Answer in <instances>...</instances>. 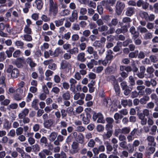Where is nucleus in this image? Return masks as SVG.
<instances>
[{
	"label": "nucleus",
	"mask_w": 158,
	"mask_h": 158,
	"mask_svg": "<svg viewBox=\"0 0 158 158\" xmlns=\"http://www.w3.org/2000/svg\"><path fill=\"white\" fill-rule=\"evenodd\" d=\"M145 69L143 66H141L140 68V73L137 74L138 76L140 78H143L144 77V73Z\"/></svg>",
	"instance_id": "nucleus-14"
},
{
	"label": "nucleus",
	"mask_w": 158,
	"mask_h": 158,
	"mask_svg": "<svg viewBox=\"0 0 158 158\" xmlns=\"http://www.w3.org/2000/svg\"><path fill=\"white\" fill-rule=\"evenodd\" d=\"M154 8V12L156 13H158V3L154 4L153 6Z\"/></svg>",
	"instance_id": "nucleus-64"
},
{
	"label": "nucleus",
	"mask_w": 158,
	"mask_h": 158,
	"mask_svg": "<svg viewBox=\"0 0 158 158\" xmlns=\"http://www.w3.org/2000/svg\"><path fill=\"white\" fill-rule=\"evenodd\" d=\"M72 29L75 31H79L80 29L79 25L77 23H73L72 27Z\"/></svg>",
	"instance_id": "nucleus-45"
},
{
	"label": "nucleus",
	"mask_w": 158,
	"mask_h": 158,
	"mask_svg": "<svg viewBox=\"0 0 158 158\" xmlns=\"http://www.w3.org/2000/svg\"><path fill=\"white\" fill-rule=\"evenodd\" d=\"M71 153L73 154L77 153L79 150L78 143L76 142H73L72 145Z\"/></svg>",
	"instance_id": "nucleus-10"
},
{
	"label": "nucleus",
	"mask_w": 158,
	"mask_h": 158,
	"mask_svg": "<svg viewBox=\"0 0 158 158\" xmlns=\"http://www.w3.org/2000/svg\"><path fill=\"white\" fill-rule=\"evenodd\" d=\"M25 85V83L23 81H20L19 83L18 84V88L16 89V91H21L22 92H23V90L22 89H21V88H23Z\"/></svg>",
	"instance_id": "nucleus-34"
},
{
	"label": "nucleus",
	"mask_w": 158,
	"mask_h": 158,
	"mask_svg": "<svg viewBox=\"0 0 158 158\" xmlns=\"http://www.w3.org/2000/svg\"><path fill=\"white\" fill-rule=\"evenodd\" d=\"M84 137L83 135L81 134L80 133L78 135L77 139L79 143L82 144L84 142Z\"/></svg>",
	"instance_id": "nucleus-28"
},
{
	"label": "nucleus",
	"mask_w": 158,
	"mask_h": 158,
	"mask_svg": "<svg viewBox=\"0 0 158 158\" xmlns=\"http://www.w3.org/2000/svg\"><path fill=\"white\" fill-rule=\"evenodd\" d=\"M112 134V131H109L107 132L106 133H105L103 135L104 139H106L110 138Z\"/></svg>",
	"instance_id": "nucleus-25"
},
{
	"label": "nucleus",
	"mask_w": 158,
	"mask_h": 158,
	"mask_svg": "<svg viewBox=\"0 0 158 158\" xmlns=\"http://www.w3.org/2000/svg\"><path fill=\"white\" fill-rule=\"evenodd\" d=\"M122 129L119 128L116 129L115 130L114 134L115 136L117 137L120 133L122 134Z\"/></svg>",
	"instance_id": "nucleus-56"
},
{
	"label": "nucleus",
	"mask_w": 158,
	"mask_h": 158,
	"mask_svg": "<svg viewBox=\"0 0 158 158\" xmlns=\"http://www.w3.org/2000/svg\"><path fill=\"white\" fill-rule=\"evenodd\" d=\"M23 31L25 33L27 34H31L32 33L31 29L27 25L25 26Z\"/></svg>",
	"instance_id": "nucleus-27"
},
{
	"label": "nucleus",
	"mask_w": 158,
	"mask_h": 158,
	"mask_svg": "<svg viewBox=\"0 0 158 158\" xmlns=\"http://www.w3.org/2000/svg\"><path fill=\"white\" fill-rule=\"evenodd\" d=\"M121 102L122 104L124 106H125L127 105L130 106L132 104L131 101L130 100H127L123 99L122 100Z\"/></svg>",
	"instance_id": "nucleus-32"
},
{
	"label": "nucleus",
	"mask_w": 158,
	"mask_h": 158,
	"mask_svg": "<svg viewBox=\"0 0 158 158\" xmlns=\"http://www.w3.org/2000/svg\"><path fill=\"white\" fill-rule=\"evenodd\" d=\"M61 15L63 16L66 15L69 13V11L68 9H65L62 11L60 12Z\"/></svg>",
	"instance_id": "nucleus-62"
},
{
	"label": "nucleus",
	"mask_w": 158,
	"mask_h": 158,
	"mask_svg": "<svg viewBox=\"0 0 158 158\" xmlns=\"http://www.w3.org/2000/svg\"><path fill=\"white\" fill-rule=\"evenodd\" d=\"M138 53V51H135L134 52H131L129 53V56L131 58L135 57L137 56Z\"/></svg>",
	"instance_id": "nucleus-50"
},
{
	"label": "nucleus",
	"mask_w": 158,
	"mask_h": 158,
	"mask_svg": "<svg viewBox=\"0 0 158 158\" xmlns=\"http://www.w3.org/2000/svg\"><path fill=\"white\" fill-rule=\"evenodd\" d=\"M18 104L16 103H13L10 104L8 106L7 109L9 110H10V109H16L18 107Z\"/></svg>",
	"instance_id": "nucleus-47"
},
{
	"label": "nucleus",
	"mask_w": 158,
	"mask_h": 158,
	"mask_svg": "<svg viewBox=\"0 0 158 158\" xmlns=\"http://www.w3.org/2000/svg\"><path fill=\"white\" fill-rule=\"evenodd\" d=\"M93 118L94 121L98 119L97 122L98 123H104L105 122L103 115L101 113H94L93 115Z\"/></svg>",
	"instance_id": "nucleus-6"
},
{
	"label": "nucleus",
	"mask_w": 158,
	"mask_h": 158,
	"mask_svg": "<svg viewBox=\"0 0 158 158\" xmlns=\"http://www.w3.org/2000/svg\"><path fill=\"white\" fill-rule=\"evenodd\" d=\"M137 30L141 33H145L148 31V30L144 27L139 26L137 27Z\"/></svg>",
	"instance_id": "nucleus-30"
},
{
	"label": "nucleus",
	"mask_w": 158,
	"mask_h": 158,
	"mask_svg": "<svg viewBox=\"0 0 158 158\" xmlns=\"http://www.w3.org/2000/svg\"><path fill=\"white\" fill-rule=\"evenodd\" d=\"M140 16L142 18L148 20V14L146 12L140 11L139 13Z\"/></svg>",
	"instance_id": "nucleus-21"
},
{
	"label": "nucleus",
	"mask_w": 158,
	"mask_h": 158,
	"mask_svg": "<svg viewBox=\"0 0 158 158\" xmlns=\"http://www.w3.org/2000/svg\"><path fill=\"white\" fill-rule=\"evenodd\" d=\"M111 101L109 99H104L103 100V104L105 106L109 107Z\"/></svg>",
	"instance_id": "nucleus-35"
},
{
	"label": "nucleus",
	"mask_w": 158,
	"mask_h": 158,
	"mask_svg": "<svg viewBox=\"0 0 158 158\" xmlns=\"http://www.w3.org/2000/svg\"><path fill=\"white\" fill-rule=\"evenodd\" d=\"M48 140L47 138L44 137H42L40 139V143L43 144H44L45 145H47V143Z\"/></svg>",
	"instance_id": "nucleus-55"
},
{
	"label": "nucleus",
	"mask_w": 158,
	"mask_h": 158,
	"mask_svg": "<svg viewBox=\"0 0 158 158\" xmlns=\"http://www.w3.org/2000/svg\"><path fill=\"white\" fill-rule=\"evenodd\" d=\"M131 130V128L130 127H124L122 129V134H128Z\"/></svg>",
	"instance_id": "nucleus-40"
},
{
	"label": "nucleus",
	"mask_w": 158,
	"mask_h": 158,
	"mask_svg": "<svg viewBox=\"0 0 158 158\" xmlns=\"http://www.w3.org/2000/svg\"><path fill=\"white\" fill-rule=\"evenodd\" d=\"M108 54L107 55L106 58L109 61L110 60L113 58V56L112 55V52L111 50H108Z\"/></svg>",
	"instance_id": "nucleus-38"
},
{
	"label": "nucleus",
	"mask_w": 158,
	"mask_h": 158,
	"mask_svg": "<svg viewBox=\"0 0 158 158\" xmlns=\"http://www.w3.org/2000/svg\"><path fill=\"white\" fill-rule=\"evenodd\" d=\"M54 61L52 59H50L45 60L43 62V64L45 65H50Z\"/></svg>",
	"instance_id": "nucleus-60"
},
{
	"label": "nucleus",
	"mask_w": 158,
	"mask_h": 158,
	"mask_svg": "<svg viewBox=\"0 0 158 158\" xmlns=\"http://www.w3.org/2000/svg\"><path fill=\"white\" fill-rule=\"evenodd\" d=\"M69 52L71 54H77L78 52V49L77 48L74 47L69 50Z\"/></svg>",
	"instance_id": "nucleus-43"
},
{
	"label": "nucleus",
	"mask_w": 158,
	"mask_h": 158,
	"mask_svg": "<svg viewBox=\"0 0 158 158\" xmlns=\"http://www.w3.org/2000/svg\"><path fill=\"white\" fill-rule=\"evenodd\" d=\"M53 123V120L52 119H50L44 121V125L46 128H49Z\"/></svg>",
	"instance_id": "nucleus-11"
},
{
	"label": "nucleus",
	"mask_w": 158,
	"mask_h": 158,
	"mask_svg": "<svg viewBox=\"0 0 158 158\" xmlns=\"http://www.w3.org/2000/svg\"><path fill=\"white\" fill-rule=\"evenodd\" d=\"M5 77L2 76L0 78V84L2 85V87H5L6 84L5 82Z\"/></svg>",
	"instance_id": "nucleus-51"
},
{
	"label": "nucleus",
	"mask_w": 158,
	"mask_h": 158,
	"mask_svg": "<svg viewBox=\"0 0 158 158\" xmlns=\"http://www.w3.org/2000/svg\"><path fill=\"white\" fill-rule=\"evenodd\" d=\"M57 135V133L53 132H52L49 135V139L51 142L54 141Z\"/></svg>",
	"instance_id": "nucleus-16"
},
{
	"label": "nucleus",
	"mask_w": 158,
	"mask_h": 158,
	"mask_svg": "<svg viewBox=\"0 0 158 158\" xmlns=\"http://www.w3.org/2000/svg\"><path fill=\"white\" fill-rule=\"evenodd\" d=\"M148 140L152 143L151 145L153 146L156 145V143L154 142V139L153 137L151 136H148L147 138Z\"/></svg>",
	"instance_id": "nucleus-42"
},
{
	"label": "nucleus",
	"mask_w": 158,
	"mask_h": 158,
	"mask_svg": "<svg viewBox=\"0 0 158 158\" xmlns=\"http://www.w3.org/2000/svg\"><path fill=\"white\" fill-rule=\"evenodd\" d=\"M35 3L36 4V7L39 10H40L42 7L43 3L41 0H36Z\"/></svg>",
	"instance_id": "nucleus-22"
},
{
	"label": "nucleus",
	"mask_w": 158,
	"mask_h": 158,
	"mask_svg": "<svg viewBox=\"0 0 158 158\" xmlns=\"http://www.w3.org/2000/svg\"><path fill=\"white\" fill-rule=\"evenodd\" d=\"M106 121L108 123V124L106 125L107 126H109L111 128H112L113 126L110 124H111L114 121V119L113 118L108 117L106 118Z\"/></svg>",
	"instance_id": "nucleus-36"
},
{
	"label": "nucleus",
	"mask_w": 158,
	"mask_h": 158,
	"mask_svg": "<svg viewBox=\"0 0 158 158\" xmlns=\"http://www.w3.org/2000/svg\"><path fill=\"white\" fill-rule=\"evenodd\" d=\"M53 73V72L49 69H47L45 73V75L46 77V79L47 81H49L51 79V78L49 77L51 76Z\"/></svg>",
	"instance_id": "nucleus-18"
},
{
	"label": "nucleus",
	"mask_w": 158,
	"mask_h": 158,
	"mask_svg": "<svg viewBox=\"0 0 158 158\" xmlns=\"http://www.w3.org/2000/svg\"><path fill=\"white\" fill-rule=\"evenodd\" d=\"M149 98L148 96H145L140 100V103L142 104H145L146 102L149 100Z\"/></svg>",
	"instance_id": "nucleus-29"
},
{
	"label": "nucleus",
	"mask_w": 158,
	"mask_h": 158,
	"mask_svg": "<svg viewBox=\"0 0 158 158\" xmlns=\"http://www.w3.org/2000/svg\"><path fill=\"white\" fill-rule=\"evenodd\" d=\"M39 102V100L37 99H34L33 101L31 103V106L35 110H37L39 109L38 106V103Z\"/></svg>",
	"instance_id": "nucleus-20"
},
{
	"label": "nucleus",
	"mask_w": 158,
	"mask_h": 158,
	"mask_svg": "<svg viewBox=\"0 0 158 158\" xmlns=\"http://www.w3.org/2000/svg\"><path fill=\"white\" fill-rule=\"evenodd\" d=\"M88 77L91 79H94L95 78L96 74L92 72L89 73L88 74Z\"/></svg>",
	"instance_id": "nucleus-61"
},
{
	"label": "nucleus",
	"mask_w": 158,
	"mask_h": 158,
	"mask_svg": "<svg viewBox=\"0 0 158 158\" xmlns=\"http://www.w3.org/2000/svg\"><path fill=\"white\" fill-rule=\"evenodd\" d=\"M23 97L19 94H16L14 96V98L16 101H20L22 100Z\"/></svg>",
	"instance_id": "nucleus-48"
},
{
	"label": "nucleus",
	"mask_w": 158,
	"mask_h": 158,
	"mask_svg": "<svg viewBox=\"0 0 158 158\" xmlns=\"http://www.w3.org/2000/svg\"><path fill=\"white\" fill-rule=\"evenodd\" d=\"M41 18L42 20L45 22L49 21L50 20V19L47 16L44 15L42 16Z\"/></svg>",
	"instance_id": "nucleus-63"
},
{
	"label": "nucleus",
	"mask_w": 158,
	"mask_h": 158,
	"mask_svg": "<svg viewBox=\"0 0 158 158\" xmlns=\"http://www.w3.org/2000/svg\"><path fill=\"white\" fill-rule=\"evenodd\" d=\"M23 120H19V122L21 123L22 122L24 124L28 123L30 122V119L28 117H24L23 118Z\"/></svg>",
	"instance_id": "nucleus-44"
},
{
	"label": "nucleus",
	"mask_w": 158,
	"mask_h": 158,
	"mask_svg": "<svg viewBox=\"0 0 158 158\" xmlns=\"http://www.w3.org/2000/svg\"><path fill=\"white\" fill-rule=\"evenodd\" d=\"M54 52L55 56H57L60 54L62 52V50L60 48H57L54 50Z\"/></svg>",
	"instance_id": "nucleus-41"
},
{
	"label": "nucleus",
	"mask_w": 158,
	"mask_h": 158,
	"mask_svg": "<svg viewBox=\"0 0 158 158\" xmlns=\"http://www.w3.org/2000/svg\"><path fill=\"white\" fill-rule=\"evenodd\" d=\"M93 46L96 47H102V44L100 41H96L93 43Z\"/></svg>",
	"instance_id": "nucleus-57"
},
{
	"label": "nucleus",
	"mask_w": 158,
	"mask_h": 158,
	"mask_svg": "<svg viewBox=\"0 0 158 158\" xmlns=\"http://www.w3.org/2000/svg\"><path fill=\"white\" fill-rule=\"evenodd\" d=\"M118 23V20L117 19H114L111 20L110 23L108 24V25L110 27L113 26H115Z\"/></svg>",
	"instance_id": "nucleus-31"
},
{
	"label": "nucleus",
	"mask_w": 158,
	"mask_h": 158,
	"mask_svg": "<svg viewBox=\"0 0 158 158\" xmlns=\"http://www.w3.org/2000/svg\"><path fill=\"white\" fill-rule=\"evenodd\" d=\"M139 118L141 120V123L142 125H145L147 123V119L144 117L142 113H140L138 115Z\"/></svg>",
	"instance_id": "nucleus-13"
},
{
	"label": "nucleus",
	"mask_w": 158,
	"mask_h": 158,
	"mask_svg": "<svg viewBox=\"0 0 158 158\" xmlns=\"http://www.w3.org/2000/svg\"><path fill=\"white\" fill-rule=\"evenodd\" d=\"M86 4L89 6L93 8H95L96 6V4L95 2L89 0L87 1Z\"/></svg>",
	"instance_id": "nucleus-39"
},
{
	"label": "nucleus",
	"mask_w": 158,
	"mask_h": 158,
	"mask_svg": "<svg viewBox=\"0 0 158 158\" xmlns=\"http://www.w3.org/2000/svg\"><path fill=\"white\" fill-rule=\"evenodd\" d=\"M15 45L21 49H23L24 48V43L21 41H16L15 42Z\"/></svg>",
	"instance_id": "nucleus-33"
},
{
	"label": "nucleus",
	"mask_w": 158,
	"mask_h": 158,
	"mask_svg": "<svg viewBox=\"0 0 158 158\" xmlns=\"http://www.w3.org/2000/svg\"><path fill=\"white\" fill-rule=\"evenodd\" d=\"M54 157L55 158H66V154L62 152L60 153H56L54 155Z\"/></svg>",
	"instance_id": "nucleus-19"
},
{
	"label": "nucleus",
	"mask_w": 158,
	"mask_h": 158,
	"mask_svg": "<svg viewBox=\"0 0 158 158\" xmlns=\"http://www.w3.org/2000/svg\"><path fill=\"white\" fill-rule=\"evenodd\" d=\"M40 128L39 124H35L33 126V129L34 131L36 132L39 130Z\"/></svg>",
	"instance_id": "nucleus-58"
},
{
	"label": "nucleus",
	"mask_w": 158,
	"mask_h": 158,
	"mask_svg": "<svg viewBox=\"0 0 158 158\" xmlns=\"http://www.w3.org/2000/svg\"><path fill=\"white\" fill-rule=\"evenodd\" d=\"M77 59L81 62H83L86 60L85 57V54L84 52H81L78 54Z\"/></svg>",
	"instance_id": "nucleus-15"
},
{
	"label": "nucleus",
	"mask_w": 158,
	"mask_h": 158,
	"mask_svg": "<svg viewBox=\"0 0 158 158\" xmlns=\"http://www.w3.org/2000/svg\"><path fill=\"white\" fill-rule=\"evenodd\" d=\"M110 78L112 83L113 84L115 92H118L119 90V86L117 84V82L116 80L115 77L113 76H110Z\"/></svg>",
	"instance_id": "nucleus-8"
},
{
	"label": "nucleus",
	"mask_w": 158,
	"mask_h": 158,
	"mask_svg": "<svg viewBox=\"0 0 158 158\" xmlns=\"http://www.w3.org/2000/svg\"><path fill=\"white\" fill-rule=\"evenodd\" d=\"M30 34H26L23 35V40L26 41L30 42L32 40V38L31 36L29 35Z\"/></svg>",
	"instance_id": "nucleus-23"
},
{
	"label": "nucleus",
	"mask_w": 158,
	"mask_h": 158,
	"mask_svg": "<svg viewBox=\"0 0 158 158\" xmlns=\"http://www.w3.org/2000/svg\"><path fill=\"white\" fill-rule=\"evenodd\" d=\"M48 68L52 70H54L56 68V65L55 63L53 62L48 66Z\"/></svg>",
	"instance_id": "nucleus-53"
},
{
	"label": "nucleus",
	"mask_w": 158,
	"mask_h": 158,
	"mask_svg": "<svg viewBox=\"0 0 158 158\" xmlns=\"http://www.w3.org/2000/svg\"><path fill=\"white\" fill-rule=\"evenodd\" d=\"M106 149L107 150V153L110 154L111 151L113 150L112 146L109 143H107L106 145Z\"/></svg>",
	"instance_id": "nucleus-49"
},
{
	"label": "nucleus",
	"mask_w": 158,
	"mask_h": 158,
	"mask_svg": "<svg viewBox=\"0 0 158 158\" xmlns=\"http://www.w3.org/2000/svg\"><path fill=\"white\" fill-rule=\"evenodd\" d=\"M134 12V8L132 7H128L127 9L126 12V15L128 16H131Z\"/></svg>",
	"instance_id": "nucleus-17"
},
{
	"label": "nucleus",
	"mask_w": 158,
	"mask_h": 158,
	"mask_svg": "<svg viewBox=\"0 0 158 158\" xmlns=\"http://www.w3.org/2000/svg\"><path fill=\"white\" fill-rule=\"evenodd\" d=\"M152 36V34L150 32H148L145 33L143 36V38L145 40L151 39Z\"/></svg>",
	"instance_id": "nucleus-46"
},
{
	"label": "nucleus",
	"mask_w": 158,
	"mask_h": 158,
	"mask_svg": "<svg viewBox=\"0 0 158 158\" xmlns=\"http://www.w3.org/2000/svg\"><path fill=\"white\" fill-rule=\"evenodd\" d=\"M23 133V129L22 127H19L16 130V134L18 136L22 135Z\"/></svg>",
	"instance_id": "nucleus-37"
},
{
	"label": "nucleus",
	"mask_w": 158,
	"mask_h": 158,
	"mask_svg": "<svg viewBox=\"0 0 158 158\" xmlns=\"http://www.w3.org/2000/svg\"><path fill=\"white\" fill-rule=\"evenodd\" d=\"M125 7L124 3L120 1H118L116 4V12L118 15L121 14L122 11Z\"/></svg>",
	"instance_id": "nucleus-5"
},
{
	"label": "nucleus",
	"mask_w": 158,
	"mask_h": 158,
	"mask_svg": "<svg viewBox=\"0 0 158 158\" xmlns=\"http://www.w3.org/2000/svg\"><path fill=\"white\" fill-rule=\"evenodd\" d=\"M8 73H10L11 77L13 78H17L19 76V71L17 68H13L12 65H9L6 70Z\"/></svg>",
	"instance_id": "nucleus-1"
},
{
	"label": "nucleus",
	"mask_w": 158,
	"mask_h": 158,
	"mask_svg": "<svg viewBox=\"0 0 158 158\" xmlns=\"http://www.w3.org/2000/svg\"><path fill=\"white\" fill-rule=\"evenodd\" d=\"M98 62L99 64H102L104 66H106L109 62V61L106 58V59L103 60H98Z\"/></svg>",
	"instance_id": "nucleus-59"
},
{
	"label": "nucleus",
	"mask_w": 158,
	"mask_h": 158,
	"mask_svg": "<svg viewBox=\"0 0 158 158\" xmlns=\"http://www.w3.org/2000/svg\"><path fill=\"white\" fill-rule=\"evenodd\" d=\"M29 111V110L27 108H25L24 109L19 113L18 114L19 118L20 119H22L24 117H26L28 115Z\"/></svg>",
	"instance_id": "nucleus-9"
},
{
	"label": "nucleus",
	"mask_w": 158,
	"mask_h": 158,
	"mask_svg": "<svg viewBox=\"0 0 158 158\" xmlns=\"http://www.w3.org/2000/svg\"><path fill=\"white\" fill-rule=\"evenodd\" d=\"M85 97V94L83 93H77L75 94L73 96L74 99L77 100L76 103L80 105H81L84 103L83 99Z\"/></svg>",
	"instance_id": "nucleus-3"
},
{
	"label": "nucleus",
	"mask_w": 158,
	"mask_h": 158,
	"mask_svg": "<svg viewBox=\"0 0 158 158\" xmlns=\"http://www.w3.org/2000/svg\"><path fill=\"white\" fill-rule=\"evenodd\" d=\"M60 68L62 69H65V72L67 73L71 70L72 66L69 62L64 60L61 63Z\"/></svg>",
	"instance_id": "nucleus-4"
},
{
	"label": "nucleus",
	"mask_w": 158,
	"mask_h": 158,
	"mask_svg": "<svg viewBox=\"0 0 158 158\" xmlns=\"http://www.w3.org/2000/svg\"><path fill=\"white\" fill-rule=\"evenodd\" d=\"M60 91V89L56 86L52 88L51 92L55 94H57Z\"/></svg>",
	"instance_id": "nucleus-54"
},
{
	"label": "nucleus",
	"mask_w": 158,
	"mask_h": 158,
	"mask_svg": "<svg viewBox=\"0 0 158 158\" xmlns=\"http://www.w3.org/2000/svg\"><path fill=\"white\" fill-rule=\"evenodd\" d=\"M62 97L63 98L64 100H69L70 98L69 92V91H67L63 94Z\"/></svg>",
	"instance_id": "nucleus-26"
},
{
	"label": "nucleus",
	"mask_w": 158,
	"mask_h": 158,
	"mask_svg": "<svg viewBox=\"0 0 158 158\" xmlns=\"http://www.w3.org/2000/svg\"><path fill=\"white\" fill-rule=\"evenodd\" d=\"M49 11L50 14L54 16H56L58 13V8L56 4L53 0H49Z\"/></svg>",
	"instance_id": "nucleus-2"
},
{
	"label": "nucleus",
	"mask_w": 158,
	"mask_h": 158,
	"mask_svg": "<svg viewBox=\"0 0 158 158\" xmlns=\"http://www.w3.org/2000/svg\"><path fill=\"white\" fill-rule=\"evenodd\" d=\"M64 20V19H60L55 21L54 23L56 26L57 27H58L62 25L63 24Z\"/></svg>",
	"instance_id": "nucleus-24"
},
{
	"label": "nucleus",
	"mask_w": 158,
	"mask_h": 158,
	"mask_svg": "<svg viewBox=\"0 0 158 158\" xmlns=\"http://www.w3.org/2000/svg\"><path fill=\"white\" fill-rule=\"evenodd\" d=\"M130 31L131 34L133 35V37L135 38H137L139 36V33L138 32L136 31L135 27H131L130 29Z\"/></svg>",
	"instance_id": "nucleus-12"
},
{
	"label": "nucleus",
	"mask_w": 158,
	"mask_h": 158,
	"mask_svg": "<svg viewBox=\"0 0 158 158\" xmlns=\"http://www.w3.org/2000/svg\"><path fill=\"white\" fill-rule=\"evenodd\" d=\"M52 154V152L47 149H44L41 151L38 154V155L40 158H46V155H51Z\"/></svg>",
	"instance_id": "nucleus-7"
},
{
	"label": "nucleus",
	"mask_w": 158,
	"mask_h": 158,
	"mask_svg": "<svg viewBox=\"0 0 158 158\" xmlns=\"http://www.w3.org/2000/svg\"><path fill=\"white\" fill-rule=\"evenodd\" d=\"M95 70V72L97 73H101L103 69V68L102 66H98L94 68V69Z\"/></svg>",
	"instance_id": "nucleus-52"
}]
</instances>
